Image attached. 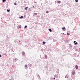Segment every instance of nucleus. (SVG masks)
Instances as JSON below:
<instances>
[{"mask_svg":"<svg viewBox=\"0 0 80 80\" xmlns=\"http://www.w3.org/2000/svg\"><path fill=\"white\" fill-rule=\"evenodd\" d=\"M75 2H78V0H76Z\"/></svg>","mask_w":80,"mask_h":80,"instance_id":"9","label":"nucleus"},{"mask_svg":"<svg viewBox=\"0 0 80 80\" xmlns=\"http://www.w3.org/2000/svg\"><path fill=\"white\" fill-rule=\"evenodd\" d=\"M76 42V41H74V43H75Z\"/></svg>","mask_w":80,"mask_h":80,"instance_id":"22","label":"nucleus"},{"mask_svg":"<svg viewBox=\"0 0 80 80\" xmlns=\"http://www.w3.org/2000/svg\"><path fill=\"white\" fill-rule=\"evenodd\" d=\"M27 8H28V7H26V8H25V10H27Z\"/></svg>","mask_w":80,"mask_h":80,"instance_id":"11","label":"nucleus"},{"mask_svg":"<svg viewBox=\"0 0 80 80\" xmlns=\"http://www.w3.org/2000/svg\"><path fill=\"white\" fill-rule=\"evenodd\" d=\"M27 28V26H25V27H24V28Z\"/></svg>","mask_w":80,"mask_h":80,"instance_id":"8","label":"nucleus"},{"mask_svg":"<svg viewBox=\"0 0 80 80\" xmlns=\"http://www.w3.org/2000/svg\"><path fill=\"white\" fill-rule=\"evenodd\" d=\"M23 18V16H21V17L20 18Z\"/></svg>","mask_w":80,"mask_h":80,"instance_id":"7","label":"nucleus"},{"mask_svg":"<svg viewBox=\"0 0 80 80\" xmlns=\"http://www.w3.org/2000/svg\"><path fill=\"white\" fill-rule=\"evenodd\" d=\"M53 79H54V80H55V78H53Z\"/></svg>","mask_w":80,"mask_h":80,"instance_id":"23","label":"nucleus"},{"mask_svg":"<svg viewBox=\"0 0 80 80\" xmlns=\"http://www.w3.org/2000/svg\"><path fill=\"white\" fill-rule=\"evenodd\" d=\"M45 58H47V56L45 55Z\"/></svg>","mask_w":80,"mask_h":80,"instance_id":"20","label":"nucleus"},{"mask_svg":"<svg viewBox=\"0 0 80 80\" xmlns=\"http://www.w3.org/2000/svg\"><path fill=\"white\" fill-rule=\"evenodd\" d=\"M77 44H78V43L77 42H76L75 43V45H77Z\"/></svg>","mask_w":80,"mask_h":80,"instance_id":"16","label":"nucleus"},{"mask_svg":"<svg viewBox=\"0 0 80 80\" xmlns=\"http://www.w3.org/2000/svg\"><path fill=\"white\" fill-rule=\"evenodd\" d=\"M63 35H64V33H63Z\"/></svg>","mask_w":80,"mask_h":80,"instance_id":"26","label":"nucleus"},{"mask_svg":"<svg viewBox=\"0 0 80 80\" xmlns=\"http://www.w3.org/2000/svg\"><path fill=\"white\" fill-rule=\"evenodd\" d=\"M0 57H1V55H0Z\"/></svg>","mask_w":80,"mask_h":80,"instance_id":"25","label":"nucleus"},{"mask_svg":"<svg viewBox=\"0 0 80 80\" xmlns=\"http://www.w3.org/2000/svg\"><path fill=\"white\" fill-rule=\"evenodd\" d=\"M34 15H37V13H34Z\"/></svg>","mask_w":80,"mask_h":80,"instance_id":"17","label":"nucleus"},{"mask_svg":"<svg viewBox=\"0 0 80 80\" xmlns=\"http://www.w3.org/2000/svg\"><path fill=\"white\" fill-rule=\"evenodd\" d=\"M22 55H25V52H23Z\"/></svg>","mask_w":80,"mask_h":80,"instance_id":"13","label":"nucleus"},{"mask_svg":"<svg viewBox=\"0 0 80 80\" xmlns=\"http://www.w3.org/2000/svg\"><path fill=\"white\" fill-rule=\"evenodd\" d=\"M42 43H43V44H45V42H42Z\"/></svg>","mask_w":80,"mask_h":80,"instance_id":"12","label":"nucleus"},{"mask_svg":"<svg viewBox=\"0 0 80 80\" xmlns=\"http://www.w3.org/2000/svg\"><path fill=\"white\" fill-rule=\"evenodd\" d=\"M6 1V0H2V2H5Z\"/></svg>","mask_w":80,"mask_h":80,"instance_id":"6","label":"nucleus"},{"mask_svg":"<svg viewBox=\"0 0 80 80\" xmlns=\"http://www.w3.org/2000/svg\"><path fill=\"white\" fill-rule=\"evenodd\" d=\"M67 35H69L70 34L68 33H67Z\"/></svg>","mask_w":80,"mask_h":80,"instance_id":"19","label":"nucleus"},{"mask_svg":"<svg viewBox=\"0 0 80 80\" xmlns=\"http://www.w3.org/2000/svg\"><path fill=\"white\" fill-rule=\"evenodd\" d=\"M7 11L8 12H10V9L7 10Z\"/></svg>","mask_w":80,"mask_h":80,"instance_id":"5","label":"nucleus"},{"mask_svg":"<svg viewBox=\"0 0 80 80\" xmlns=\"http://www.w3.org/2000/svg\"><path fill=\"white\" fill-rule=\"evenodd\" d=\"M27 67V65H25V67Z\"/></svg>","mask_w":80,"mask_h":80,"instance_id":"21","label":"nucleus"},{"mask_svg":"<svg viewBox=\"0 0 80 80\" xmlns=\"http://www.w3.org/2000/svg\"><path fill=\"white\" fill-rule=\"evenodd\" d=\"M75 68H76V69H78V66L76 65V66H75Z\"/></svg>","mask_w":80,"mask_h":80,"instance_id":"2","label":"nucleus"},{"mask_svg":"<svg viewBox=\"0 0 80 80\" xmlns=\"http://www.w3.org/2000/svg\"><path fill=\"white\" fill-rule=\"evenodd\" d=\"M62 30H65V27L62 28Z\"/></svg>","mask_w":80,"mask_h":80,"instance_id":"3","label":"nucleus"},{"mask_svg":"<svg viewBox=\"0 0 80 80\" xmlns=\"http://www.w3.org/2000/svg\"><path fill=\"white\" fill-rule=\"evenodd\" d=\"M46 13H48V11H47L46 12Z\"/></svg>","mask_w":80,"mask_h":80,"instance_id":"18","label":"nucleus"},{"mask_svg":"<svg viewBox=\"0 0 80 80\" xmlns=\"http://www.w3.org/2000/svg\"><path fill=\"white\" fill-rule=\"evenodd\" d=\"M65 78H68V76H66Z\"/></svg>","mask_w":80,"mask_h":80,"instance_id":"15","label":"nucleus"},{"mask_svg":"<svg viewBox=\"0 0 80 80\" xmlns=\"http://www.w3.org/2000/svg\"><path fill=\"white\" fill-rule=\"evenodd\" d=\"M14 4V5H17V3L15 2Z\"/></svg>","mask_w":80,"mask_h":80,"instance_id":"14","label":"nucleus"},{"mask_svg":"<svg viewBox=\"0 0 80 80\" xmlns=\"http://www.w3.org/2000/svg\"><path fill=\"white\" fill-rule=\"evenodd\" d=\"M75 71H73L72 72V75H75Z\"/></svg>","mask_w":80,"mask_h":80,"instance_id":"1","label":"nucleus"},{"mask_svg":"<svg viewBox=\"0 0 80 80\" xmlns=\"http://www.w3.org/2000/svg\"><path fill=\"white\" fill-rule=\"evenodd\" d=\"M58 3H61V1H59L58 2Z\"/></svg>","mask_w":80,"mask_h":80,"instance_id":"10","label":"nucleus"},{"mask_svg":"<svg viewBox=\"0 0 80 80\" xmlns=\"http://www.w3.org/2000/svg\"><path fill=\"white\" fill-rule=\"evenodd\" d=\"M32 7H33V8H35V7H34V6H33Z\"/></svg>","mask_w":80,"mask_h":80,"instance_id":"24","label":"nucleus"},{"mask_svg":"<svg viewBox=\"0 0 80 80\" xmlns=\"http://www.w3.org/2000/svg\"><path fill=\"white\" fill-rule=\"evenodd\" d=\"M49 30L50 32H52V29H49Z\"/></svg>","mask_w":80,"mask_h":80,"instance_id":"4","label":"nucleus"}]
</instances>
